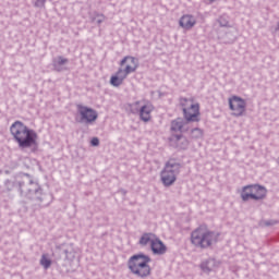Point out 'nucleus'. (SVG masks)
<instances>
[{
    "instance_id": "nucleus-1",
    "label": "nucleus",
    "mask_w": 279,
    "mask_h": 279,
    "mask_svg": "<svg viewBox=\"0 0 279 279\" xmlns=\"http://www.w3.org/2000/svg\"><path fill=\"white\" fill-rule=\"evenodd\" d=\"M11 136L13 141L17 143L20 149H28V147H34L36 145V138L38 135L35 130L28 129L25 123L21 121H15L10 126Z\"/></svg>"
},
{
    "instance_id": "nucleus-2",
    "label": "nucleus",
    "mask_w": 279,
    "mask_h": 279,
    "mask_svg": "<svg viewBox=\"0 0 279 279\" xmlns=\"http://www.w3.org/2000/svg\"><path fill=\"white\" fill-rule=\"evenodd\" d=\"M149 263H151V257H149V255L140 253L129 258L128 267L133 276L145 279L151 276V266H149Z\"/></svg>"
},
{
    "instance_id": "nucleus-3",
    "label": "nucleus",
    "mask_w": 279,
    "mask_h": 279,
    "mask_svg": "<svg viewBox=\"0 0 279 279\" xmlns=\"http://www.w3.org/2000/svg\"><path fill=\"white\" fill-rule=\"evenodd\" d=\"M219 241V233L208 230V228L201 226L191 233V243L194 247L201 250H208Z\"/></svg>"
},
{
    "instance_id": "nucleus-4",
    "label": "nucleus",
    "mask_w": 279,
    "mask_h": 279,
    "mask_svg": "<svg viewBox=\"0 0 279 279\" xmlns=\"http://www.w3.org/2000/svg\"><path fill=\"white\" fill-rule=\"evenodd\" d=\"M182 170V163L175 159H170L166 162L163 169L160 172V180L163 186H173L180 171Z\"/></svg>"
},
{
    "instance_id": "nucleus-5",
    "label": "nucleus",
    "mask_w": 279,
    "mask_h": 279,
    "mask_svg": "<svg viewBox=\"0 0 279 279\" xmlns=\"http://www.w3.org/2000/svg\"><path fill=\"white\" fill-rule=\"evenodd\" d=\"M240 195L242 202H250V199L260 202V199L267 197V190L259 184H250L242 187Z\"/></svg>"
},
{
    "instance_id": "nucleus-6",
    "label": "nucleus",
    "mask_w": 279,
    "mask_h": 279,
    "mask_svg": "<svg viewBox=\"0 0 279 279\" xmlns=\"http://www.w3.org/2000/svg\"><path fill=\"white\" fill-rule=\"evenodd\" d=\"M180 106L183 108V114L186 121H198L199 104H193V100L180 98Z\"/></svg>"
},
{
    "instance_id": "nucleus-7",
    "label": "nucleus",
    "mask_w": 279,
    "mask_h": 279,
    "mask_svg": "<svg viewBox=\"0 0 279 279\" xmlns=\"http://www.w3.org/2000/svg\"><path fill=\"white\" fill-rule=\"evenodd\" d=\"M76 110L80 117L78 123H95V121H97V118L99 117L95 109L86 107L84 105H77Z\"/></svg>"
},
{
    "instance_id": "nucleus-8",
    "label": "nucleus",
    "mask_w": 279,
    "mask_h": 279,
    "mask_svg": "<svg viewBox=\"0 0 279 279\" xmlns=\"http://www.w3.org/2000/svg\"><path fill=\"white\" fill-rule=\"evenodd\" d=\"M19 186L21 194L25 195L26 197H32V195H40V193H43V189H40L38 182L34 180H28L26 183L25 181L20 182Z\"/></svg>"
},
{
    "instance_id": "nucleus-9",
    "label": "nucleus",
    "mask_w": 279,
    "mask_h": 279,
    "mask_svg": "<svg viewBox=\"0 0 279 279\" xmlns=\"http://www.w3.org/2000/svg\"><path fill=\"white\" fill-rule=\"evenodd\" d=\"M229 108L232 110L233 117H243L247 108L245 100L239 96H232L229 98Z\"/></svg>"
},
{
    "instance_id": "nucleus-10",
    "label": "nucleus",
    "mask_w": 279,
    "mask_h": 279,
    "mask_svg": "<svg viewBox=\"0 0 279 279\" xmlns=\"http://www.w3.org/2000/svg\"><path fill=\"white\" fill-rule=\"evenodd\" d=\"M120 66H124L126 73H134L138 69V60L132 56H126L121 60Z\"/></svg>"
},
{
    "instance_id": "nucleus-11",
    "label": "nucleus",
    "mask_w": 279,
    "mask_h": 279,
    "mask_svg": "<svg viewBox=\"0 0 279 279\" xmlns=\"http://www.w3.org/2000/svg\"><path fill=\"white\" fill-rule=\"evenodd\" d=\"M153 111H154V105H151V102L147 100H144L138 112L141 120L144 121L145 123H147V121H150Z\"/></svg>"
},
{
    "instance_id": "nucleus-12",
    "label": "nucleus",
    "mask_w": 279,
    "mask_h": 279,
    "mask_svg": "<svg viewBox=\"0 0 279 279\" xmlns=\"http://www.w3.org/2000/svg\"><path fill=\"white\" fill-rule=\"evenodd\" d=\"M197 23V20L195 19V16L191 15V14H185L183 15L180 21H179V25L180 27H182V29H193V27H195Z\"/></svg>"
},
{
    "instance_id": "nucleus-13",
    "label": "nucleus",
    "mask_w": 279,
    "mask_h": 279,
    "mask_svg": "<svg viewBox=\"0 0 279 279\" xmlns=\"http://www.w3.org/2000/svg\"><path fill=\"white\" fill-rule=\"evenodd\" d=\"M150 250L153 254L157 256H162V254H167V245H165V243H162V241L158 239V236H156L155 241H153Z\"/></svg>"
},
{
    "instance_id": "nucleus-14",
    "label": "nucleus",
    "mask_w": 279,
    "mask_h": 279,
    "mask_svg": "<svg viewBox=\"0 0 279 279\" xmlns=\"http://www.w3.org/2000/svg\"><path fill=\"white\" fill-rule=\"evenodd\" d=\"M189 130V122L182 118H178L171 122L172 132H186Z\"/></svg>"
},
{
    "instance_id": "nucleus-15",
    "label": "nucleus",
    "mask_w": 279,
    "mask_h": 279,
    "mask_svg": "<svg viewBox=\"0 0 279 279\" xmlns=\"http://www.w3.org/2000/svg\"><path fill=\"white\" fill-rule=\"evenodd\" d=\"M219 267V262L215 258H208L207 260L202 262L201 269L205 274H210V271H215Z\"/></svg>"
},
{
    "instance_id": "nucleus-16",
    "label": "nucleus",
    "mask_w": 279,
    "mask_h": 279,
    "mask_svg": "<svg viewBox=\"0 0 279 279\" xmlns=\"http://www.w3.org/2000/svg\"><path fill=\"white\" fill-rule=\"evenodd\" d=\"M66 64H69V59L60 56L53 59L52 66L54 71H58V73H61V71H68L69 68H66Z\"/></svg>"
},
{
    "instance_id": "nucleus-17",
    "label": "nucleus",
    "mask_w": 279,
    "mask_h": 279,
    "mask_svg": "<svg viewBox=\"0 0 279 279\" xmlns=\"http://www.w3.org/2000/svg\"><path fill=\"white\" fill-rule=\"evenodd\" d=\"M155 240H156V234L144 233L140 238L138 245H141V247H147V245H149L151 247Z\"/></svg>"
},
{
    "instance_id": "nucleus-18",
    "label": "nucleus",
    "mask_w": 279,
    "mask_h": 279,
    "mask_svg": "<svg viewBox=\"0 0 279 279\" xmlns=\"http://www.w3.org/2000/svg\"><path fill=\"white\" fill-rule=\"evenodd\" d=\"M143 104H145V100H137L133 104H130L129 108L132 114H138V112H141V107L143 106Z\"/></svg>"
},
{
    "instance_id": "nucleus-19",
    "label": "nucleus",
    "mask_w": 279,
    "mask_h": 279,
    "mask_svg": "<svg viewBox=\"0 0 279 279\" xmlns=\"http://www.w3.org/2000/svg\"><path fill=\"white\" fill-rule=\"evenodd\" d=\"M39 265H41V267H44V269H49V267H51V260L49 259L47 254L41 255V258L39 260Z\"/></svg>"
},
{
    "instance_id": "nucleus-20",
    "label": "nucleus",
    "mask_w": 279,
    "mask_h": 279,
    "mask_svg": "<svg viewBox=\"0 0 279 279\" xmlns=\"http://www.w3.org/2000/svg\"><path fill=\"white\" fill-rule=\"evenodd\" d=\"M130 74H131V73L128 72V71L125 70V68H124V69H119L116 75H117L119 78H121L122 82H123Z\"/></svg>"
},
{
    "instance_id": "nucleus-21",
    "label": "nucleus",
    "mask_w": 279,
    "mask_h": 279,
    "mask_svg": "<svg viewBox=\"0 0 279 279\" xmlns=\"http://www.w3.org/2000/svg\"><path fill=\"white\" fill-rule=\"evenodd\" d=\"M110 83L112 86H121V84H123V81L121 78H119L118 75L111 76Z\"/></svg>"
},
{
    "instance_id": "nucleus-22",
    "label": "nucleus",
    "mask_w": 279,
    "mask_h": 279,
    "mask_svg": "<svg viewBox=\"0 0 279 279\" xmlns=\"http://www.w3.org/2000/svg\"><path fill=\"white\" fill-rule=\"evenodd\" d=\"M204 136V132L201 129L192 130V138H202Z\"/></svg>"
},
{
    "instance_id": "nucleus-23",
    "label": "nucleus",
    "mask_w": 279,
    "mask_h": 279,
    "mask_svg": "<svg viewBox=\"0 0 279 279\" xmlns=\"http://www.w3.org/2000/svg\"><path fill=\"white\" fill-rule=\"evenodd\" d=\"M177 141H182V143L184 144V146H182L183 149H185V147H187L189 145V141H186V138H184L182 135H175Z\"/></svg>"
},
{
    "instance_id": "nucleus-24",
    "label": "nucleus",
    "mask_w": 279,
    "mask_h": 279,
    "mask_svg": "<svg viewBox=\"0 0 279 279\" xmlns=\"http://www.w3.org/2000/svg\"><path fill=\"white\" fill-rule=\"evenodd\" d=\"M63 254L65 255V258L68 260H71V258H73L75 256L73 253L69 252V250H64Z\"/></svg>"
},
{
    "instance_id": "nucleus-25",
    "label": "nucleus",
    "mask_w": 279,
    "mask_h": 279,
    "mask_svg": "<svg viewBox=\"0 0 279 279\" xmlns=\"http://www.w3.org/2000/svg\"><path fill=\"white\" fill-rule=\"evenodd\" d=\"M92 145L93 147H97L99 145V138L97 137L92 138Z\"/></svg>"
},
{
    "instance_id": "nucleus-26",
    "label": "nucleus",
    "mask_w": 279,
    "mask_h": 279,
    "mask_svg": "<svg viewBox=\"0 0 279 279\" xmlns=\"http://www.w3.org/2000/svg\"><path fill=\"white\" fill-rule=\"evenodd\" d=\"M220 25L222 27H227L228 26V22L227 21L223 22V19H220Z\"/></svg>"
},
{
    "instance_id": "nucleus-27",
    "label": "nucleus",
    "mask_w": 279,
    "mask_h": 279,
    "mask_svg": "<svg viewBox=\"0 0 279 279\" xmlns=\"http://www.w3.org/2000/svg\"><path fill=\"white\" fill-rule=\"evenodd\" d=\"M207 1H209V3H213V2H215L216 0H207Z\"/></svg>"
}]
</instances>
